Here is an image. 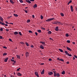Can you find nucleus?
I'll list each match as a JSON object with an SVG mask.
<instances>
[{"instance_id":"obj_24","label":"nucleus","mask_w":77,"mask_h":77,"mask_svg":"<svg viewBox=\"0 0 77 77\" xmlns=\"http://www.w3.org/2000/svg\"><path fill=\"white\" fill-rule=\"evenodd\" d=\"M40 18H41V20H42V19H43L44 17H43V16H42V15H41L40 16Z\"/></svg>"},{"instance_id":"obj_36","label":"nucleus","mask_w":77,"mask_h":77,"mask_svg":"<svg viewBox=\"0 0 77 77\" xmlns=\"http://www.w3.org/2000/svg\"><path fill=\"white\" fill-rule=\"evenodd\" d=\"M20 3H23V1L22 0H19Z\"/></svg>"},{"instance_id":"obj_41","label":"nucleus","mask_w":77,"mask_h":77,"mask_svg":"<svg viewBox=\"0 0 77 77\" xmlns=\"http://www.w3.org/2000/svg\"><path fill=\"white\" fill-rule=\"evenodd\" d=\"M3 55L4 56H5V55H7V54H6V53H4L3 54Z\"/></svg>"},{"instance_id":"obj_44","label":"nucleus","mask_w":77,"mask_h":77,"mask_svg":"<svg viewBox=\"0 0 77 77\" xmlns=\"http://www.w3.org/2000/svg\"><path fill=\"white\" fill-rule=\"evenodd\" d=\"M20 44H24V43L23 42H20Z\"/></svg>"},{"instance_id":"obj_42","label":"nucleus","mask_w":77,"mask_h":77,"mask_svg":"<svg viewBox=\"0 0 77 77\" xmlns=\"http://www.w3.org/2000/svg\"><path fill=\"white\" fill-rule=\"evenodd\" d=\"M67 42L68 43H70V40H67Z\"/></svg>"},{"instance_id":"obj_40","label":"nucleus","mask_w":77,"mask_h":77,"mask_svg":"<svg viewBox=\"0 0 77 77\" xmlns=\"http://www.w3.org/2000/svg\"><path fill=\"white\" fill-rule=\"evenodd\" d=\"M19 34L20 35V36L22 35V34H21V32H19Z\"/></svg>"},{"instance_id":"obj_52","label":"nucleus","mask_w":77,"mask_h":77,"mask_svg":"<svg viewBox=\"0 0 77 77\" xmlns=\"http://www.w3.org/2000/svg\"><path fill=\"white\" fill-rule=\"evenodd\" d=\"M66 63H67V64H69V62L68 61H67L66 62Z\"/></svg>"},{"instance_id":"obj_51","label":"nucleus","mask_w":77,"mask_h":77,"mask_svg":"<svg viewBox=\"0 0 77 77\" xmlns=\"http://www.w3.org/2000/svg\"><path fill=\"white\" fill-rule=\"evenodd\" d=\"M32 17L33 18H35V15H32Z\"/></svg>"},{"instance_id":"obj_64","label":"nucleus","mask_w":77,"mask_h":77,"mask_svg":"<svg viewBox=\"0 0 77 77\" xmlns=\"http://www.w3.org/2000/svg\"><path fill=\"white\" fill-rule=\"evenodd\" d=\"M25 12L26 13H27V11H25Z\"/></svg>"},{"instance_id":"obj_57","label":"nucleus","mask_w":77,"mask_h":77,"mask_svg":"<svg viewBox=\"0 0 77 77\" xmlns=\"http://www.w3.org/2000/svg\"><path fill=\"white\" fill-rule=\"evenodd\" d=\"M9 41H12V39H11V38H9Z\"/></svg>"},{"instance_id":"obj_1","label":"nucleus","mask_w":77,"mask_h":77,"mask_svg":"<svg viewBox=\"0 0 77 77\" xmlns=\"http://www.w3.org/2000/svg\"><path fill=\"white\" fill-rule=\"evenodd\" d=\"M35 75H36V76H37V77H39V75H38V72H35Z\"/></svg>"},{"instance_id":"obj_16","label":"nucleus","mask_w":77,"mask_h":77,"mask_svg":"<svg viewBox=\"0 0 77 77\" xmlns=\"http://www.w3.org/2000/svg\"><path fill=\"white\" fill-rule=\"evenodd\" d=\"M26 2H27V3H31V2H30V1H29V0H26Z\"/></svg>"},{"instance_id":"obj_58","label":"nucleus","mask_w":77,"mask_h":77,"mask_svg":"<svg viewBox=\"0 0 77 77\" xmlns=\"http://www.w3.org/2000/svg\"><path fill=\"white\" fill-rule=\"evenodd\" d=\"M53 71V72H54V73H55V72H56L55 71Z\"/></svg>"},{"instance_id":"obj_14","label":"nucleus","mask_w":77,"mask_h":77,"mask_svg":"<svg viewBox=\"0 0 77 77\" xmlns=\"http://www.w3.org/2000/svg\"><path fill=\"white\" fill-rule=\"evenodd\" d=\"M8 58L7 57L6 59H5L4 60V62H6L7 61H8Z\"/></svg>"},{"instance_id":"obj_10","label":"nucleus","mask_w":77,"mask_h":77,"mask_svg":"<svg viewBox=\"0 0 77 77\" xmlns=\"http://www.w3.org/2000/svg\"><path fill=\"white\" fill-rule=\"evenodd\" d=\"M33 7L35 9L36 8H37V5L36 4H35Z\"/></svg>"},{"instance_id":"obj_5","label":"nucleus","mask_w":77,"mask_h":77,"mask_svg":"<svg viewBox=\"0 0 77 77\" xmlns=\"http://www.w3.org/2000/svg\"><path fill=\"white\" fill-rule=\"evenodd\" d=\"M70 8L71 9V11L72 12H73V11H74V10H73V7H72V6H70Z\"/></svg>"},{"instance_id":"obj_59","label":"nucleus","mask_w":77,"mask_h":77,"mask_svg":"<svg viewBox=\"0 0 77 77\" xmlns=\"http://www.w3.org/2000/svg\"><path fill=\"white\" fill-rule=\"evenodd\" d=\"M9 24H12V25H13V23H9Z\"/></svg>"},{"instance_id":"obj_15","label":"nucleus","mask_w":77,"mask_h":77,"mask_svg":"<svg viewBox=\"0 0 77 77\" xmlns=\"http://www.w3.org/2000/svg\"><path fill=\"white\" fill-rule=\"evenodd\" d=\"M0 20H1V21H2V22L3 21V18H2V17L0 16Z\"/></svg>"},{"instance_id":"obj_21","label":"nucleus","mask_w":77,"mask_h":77,"mask_svg":"<svg viewBox=\"0 0 77 77\" xmlns=\"http://www.w3.org/2000/svg\"><path fill=\"white\" fill-rule=\"evenodd\" d=\"M14 16L16 17H18V16L17 14H14Z\"/></svg>"},{"instance_id":"obj_48","label":"nucleus","mask_w":77,"mask_h":77,"mask_svg":"<svg viewBox=\"0 0 77 77\" xmlns=\"http://www.w3.org/2000/svg\"><path fill=\"white\" fill-rule=\"evenodd\" d=\"M35 34L37 36L38 35V33L37 32H35Z\"/></svg>"},{"instance_id":"obj_23","label":"nucleus","mask_w":77,"mask_h":77,"mask_svg":"<svg viewBox=\"0 0 77 77\" xmlns=\"http://www.w3.org/2000/svg\"><path fill=\"white\" fill-rule=\"evenodd\" d=\"M57 77H59V76H60V74H59V73H58L57 74Z\"/></svg>"},{"instance_id":"obj_55","label":"nucleus","mask_w":77,"mask_h":77,"mask_svg":"<svg viewBox=\"0 0 77 77\" xmlns=\"http://www.w3.org/2000/svg\"><path fill=\"white\" fill-rule=\"evenodd\" d=\"M69 2V3H71L72 2V0H70Z\"/></svg>"},{"instance_id":"obj_47","label":"nucleus","mask_w":77,"mask_h":77,"mask_svg":"<svg viewBox=\"0 0 77 77\" xmlns=\"http://www.w3.org/2000/svg\"><path fill=\"white\" fill-rule=\"evenodd\" d=\"M0 31H3V28H0Z\"/></svg>"},{"instance_id":"obj_8","label":"nucleus","mask_w":77,"mask_h":77,"mask_svg":"<svg viewBox=\"0 0 77 77\" xmlns=\"http://www.w3.org/2000/svg\"><path fill=\"white\" fill-rule=\"evenodd\" d=\"M40 48L42 49H44V46L42 45H41L40 46Z\"/></svg>"},{"instance_id":"obj_9","label":"nucleus","mask_w":77,"mask_h":77,"mask_svg":"<svg viewBox=\"0 0 77 77\" xmlns=\"http://www.w3.org/2000/svg\"><path fill=\"white\" fill-rule=\"evenodd\" d=\"M44 74V69H43L41 72V74L42 75Z\"/></svg>"},{"instance_id":"obj_7","label":"nucleus","mask_w":77,"mask_h":77,"mask_svg":"<svg viewBox=\"0 0 77 77\" xmlns=\"http://www.w3.org/2000/svg\"><path fill=\"white\" fill-rule=\"evenodd\" d=\"M56 31H58L59 30V27L57 26L55 29Z\"/></svg>"},{"instance_id":"obj_22","label":"nucleus","mask_w":77,"mask_h":77,"mask_svg":"<svg viewBox=\"0 0 77 77\" xmlns=\"http://www.w3.org/2000/svg\"><path fill=\"white\" fill-rule=\"evenodd\" d=\"M48 34H51V31H49L48 32Z\"/></svg>"},{"instance_id":"obj_13","label":"nucleus","mask_w":77,"mask_h":77,"mask_svg":"<svg viewBox=\"0 0 77 77\" xmlns=\"http://www.w3.org/2000/svg\"><path fill=\"white\" fill-rule=\"evenodd\" d=\"M17 75H18L19 76H21V75H22L20 73V72H18L17 73Z\"/></svg>"},{"instance_id":"obj_12","label":"nucleus","mask_w":77,"mask_h":77,"mask_svg":"<svg viewBox=\"0 0 77 77\" xmlns=\"http://www.w3.org/2000/svg\"><path fill=\"white\" fill-rule=\"evenodd\" d=\"M10 2L11 3H12V4H14L15 3L13 1H12V0H10Z\"/></svg>"},{"instance_id":"obj_31","label":"nucleus","mask_w":77,"mask_h":77,"mask_svg":"<svg viewBox=\"0 0 77 77\" xmlns=\"http://www.w3.org/2000/svg\"><path fill=\"white\" fill-rule=\"evenodd\" d=\"M54 77H56V76H57V74H56V73H54Z\"/></svg>"},{"instance_id":"obj_38","label":"nucleus","mask_w":77,"mask_h":77,"mask_svg":"<svg viewBox=\"0 0 77 77\" xmlns=\"http://www.w3.org/2000/svg\"><path fill=\"white\" fill-rule=\"evenodd\" d=\"M11 61L12 62H14V63H15V61L14 60L11 59Z\"/></svg>"},{"instance_id":"obj_34","label":"nucleus","mask_w":77,"mask_h":77,"mask_svg":"<svg viewBox=\"0 0 77 77\" xmlns=\"http://www.w3.org/2000/svg\"><path fill=\"white\" fill-rule=\"evenodd\" d=\"M66 37H68L69 35L68 34H67L66 35Z\"/></svg>"},{"instance_id":"obj_61","label":"nucleus","mask_w":77,"mask_h":77,"mask_svg":"<svg viewBox=\"0 0 77 77\" xmlns=\"http://www.w3.org/2000/svg\"><path fill=\"white\" fill-rule=\"evenodd\" d=\"M42 29L43 30H45V28H42Z\"/></svg>"},{"instance_id":"obj_62","label":"nucleus","mask_w":77,"mask_h":77,"mask_svg":"<svg viewBox=\"0 0 77 77\" xmlns=\"http://www.w3.org/2000/svg\"><path fill=\"white\" fill-rule=\"evenodd\" d=\"M60 59H59V58H57V60H60Z\"/></svg>"},{"instance_id":"obj_11","label":"nucleus","mask_w":77,"mask_h":77,"mask_svg":"<svg viewBox=\"0 0 77 77\" xmlns=\"http://www.w3.org/2000/svg\"><path fill=\"white\" fill-rule=\"evenodd\" d=\"M50 21V18L46 20V21L47 22H49V21Z\"/></svg>"},{"instance_id":"obj_33","label":"nucleus","mask_w":77,"mask_h":77,"mask_svg":"<svg viewBox=\"0 0 77 77\" xmlns=\"http://www.w3.org/2000/svg\"><path fill=\"white\" fill-rule=\"evenodd\" d=\"M25 44H26V45H27L28 47L29 46V44H28V43H27V42H26Z\"/></svg>"},{"instance_id":"obj_56","label":"nucleus","mask_w":77,"mask_h":77,"mask_svg":"<svg viewBox=\"0 0 77 77\" xmlns=\"http://www.w3.org/2000/svg\"><path fill=\"white\" fill-rule=\"evenodd\" d=\"M17 71H20V69H18L17 70Z\"/></svg>"},{"instance_id":"obj_6","label":"nucleus","mask_w":77,"mask_h":77,"mask_svg":"<svg viewBox=\"0 0 77 77\" xmlns=\"http://www.w3.org/2000/svg\"><path fill=\"white\" fill-rule=\"evenodd\" d=\"M67 48V50H69V51H72L71 49V48H70L67 47H66Z\"/></svg>"},{"instance_id":"obj_18","label":"nucleus","mask_w":77,"mask_h":77,"mask_svg":"<svg viewBox=\"0 0 77 77\" xmlns=\"http://www.w3.org/2000/svg\"><path fill=\"white\" fill-rule=\"evenodd\" d=\"M59 50L60 51V52H61L62 53L63 52V51L62 49H59Z\"/></svg>"},{"instance_id":"obj_49","label":"nucleus","mask_w":77,"mask_h":77,"mask_svg":"<svg viewBox=\"0 0 77 77\" xmlns=\"http://www.w3.org/2000/svg\"><path fill=\"white\" fill-rule=\"evenodd\" d=\"M31 48H33V47H34L33 46V45H31Z\"/></svg>"},{"instance_id":"obj_53","label":"nucleus","mask_w":77,"mask_h":77,"mask_svg":"<svg viewBox=\"0 0 77 77\" xmlns=\"http://www.w3.org/2000/svg\"><path fill=\"white\" fill-rule=\"evenodd\" d=\"M30 2H34L35 1V0H29Z\"/></svg>"},{"instance_id":"obj_46","label":"nucleus","mask_w":77,"mask_h":77,"mask_svg":"<svg viewBox=\"0 0 77 77\" xmlns=\"http://www.w3.org/2000/svg\"><path fill=\"white\" fill-rule=\"evenodd\" d=\"M29 33H32V31H31V30H29Z\"/></svg>"},{"instance_id":"obj_29","label":"nucleus","mask_w":77,"mask_h":77,"mask_svg":"<svg viewBox=\"0 0 77 77\" xmlns=\"http://www.w3.org/2000/svg\"><path fill=\"white\" fill-rule=\"evenodd\" d=\"M30 20H28L27 21V23H30Z\"/></svg>"},{"instance_id":"obj_20","label":"nucleus","mask_w":77,"mask_h":77,"mask_svg":"<svg viewBox=\"0 0 77 77\" xmlns=\"http://www.w3.org/2000/svg\"><path fill=\"white\" fill-rule=\"evenodd\" d=\"M60 14L62 17H63V16H64V14H63V13H60Z\"/></svg>"},{"instance_id":"obj_4","label":"nucleus","mask_w":77,"mask_h":77,"mask_svg":"<svg viewBox=\"0 0 77 77\" xmlns=\"http://www.w3.org/2000/svg\"><path fill=\"white\" fill-rule=\"evenodd\" d=\"M48 74H49V75H52V74H53V73L52 72H50L48 73Z\"/></svg>"},{"instance_id":"obj_32","label":"nucleus","mask_w":77,"mask_h":77,"mask_svg":"<svg viewBox=\"0 0 77 77\" xmlns=\"http://www.w3.org/2000/svg\"><path fill=\"white\" fill-rule=\"evenodd\" d=\"M38 32L39 33H41V30L40 29H39L38 30Z\"/></svg>"},{"instance_id":"obj_19","label":"nucleus","mask_w":77,"mask_h":77,"mask_svg":"<svg viewBox=\"0 0 77 77\" xmlns=\"http://www.w3.org/2000/svg\"><path fill=\"white\" fill-rule=\"evenodd\" d=\"M14 35H18V32L16 31L14 32Z\"/></svg>"},{"instance_id":"obj_3","label":"nucleus","mask_w":77,"mask_h":77,"mask_svg":"<svg viewBox=\"0 0 77 77\" xmlns=\"http://www.w3.org/2000/svg\"><path fill=\"white\" fill-rule=\"evenodd\" d=\"M29 53H28V52H26V57H27L28 56H29Z\"/></svg>"},{"instance_id":"obj_60","label":"nucleus","mask_w":77,"mask_h":77,"mask_svg":"<svg viewBox=\"0 0 77 77\" xmlns=\"http://www.w3.org/2000/svg\"><path fill=\"white\" fill-rule=\"evenodd\" d=\"M74 57H75V58H77V56L76 55H75Z\"/></svg>"},{"instance_id":"obj_28","label":"nucleus","mask_w":77,"mask_h":77,"mask_svg":"<svg viewBox=\"0 0 77 77\" xmlns=\"http://www.w3.org/2000/svg\"><path fill=\"white\" fill-rule=\"evenodd\" d=\"M0 24L2 25H4V23H2V22L0 21Z\"/></svg>"},{"instance_id":"obj_35","label":"nucleus","mask_w":77,"mask_h":77,"mask_svg":"<svg viewBox=\"0 0 77 77\" xmlns=\"http://www.w3.org/2000/svg\"><path fill=\"white\" fill-rule=\"evenodd\" d=\"M60 61H62L63 62L64 61V60H63L62 59H60Z\"/></svg>"},{"instance_id":"obj_26","label":"nucleus","mask_w":77,"mask_h":77,"mask_svg":"<svg viewBox=\"0 0 77 77\" xmlns=\"http://www.w3.org/2000/svg\"><path fill=\"white\" fill-rule=\"evenodd\" d=\"M65 74V72L64 71H63L62 72V74Z\"/></svg>"},{"instance_id":"obj_37","label":"nucleus","mask_w":77,"mask_h":77,"mask_svg":"<svg viewBox=\"0 0 77 77\" xmlns=\"http://www.w3.org/2000/svg\"><path fill=\"white\" fill-rule=\"evenodd\" d=\"M3 48H5V49H7V47L6 46H3Z\"/></svg>"},{"instance_id":"obj_39","label":"nucleus","mask_w":77,"mask_h":77,"mask_svg":"<svg viewBox=\"0 0 77 77\" xmlns=\"http://www.w3.org/2000/svg\"><path fill=\"white\" fill-rule=\"evenodd\" d=\"M5 30L7 32H9V29H6Z\"/></svg>"},{"instance_id":"obj_25","label":"nucleus","mask_w":77,"mask_h":77,"mask_svg":"<svg viewBox=\"0 0 77 77\" xmlns=\"http://www.w3.org/2000/svg\"><path fill=\"white\" fill-rule=\"evenodd\" d=\"M50 19V21H52V20H54V18H51Z\"/></svg>"},{"instance_id":"obj_43","label":"nucleus","mask_w":77,"mask_h":77,"mask_svg":"<svg viewBox=\"0 0 77 77\" xmlns=\"http://www.w3.org/2000/svg\"><path fill=\"white\" fill-rule=\"evenodd\" d=\"M52 60L51 58H49L48 60L49 61H51Z\"/></svg>"},{"instance_id":"obj_2","label":"nucleus","mask_w":77,"mask_h":77,"mask_svg":"<svg viewBox=\"0 0 77 77\" xmlns=\"http://www.w3.org/2000/svg\"><path fill=\"white\" fill-rule=\"evenodd\" d=\"M40 43H42V45L44 46H45V42H40Z\"/></svg>"},{"instance_id":"obj_50","label":"nucleus","mask_w":77,"mask_h":77,"mask_svg":"<svg viewBox=\"0 0 77 77\" xmlns=\"http://www.w3.org/2000/svg\"><path fill=\"white\" fill-rule=\"evenodd\" d=\"M5 23L6 24H9V23H8V22L7 21H5Z\"/></svg>"},{"instance_id":"obj_17","label":"nucleus","mask_w":77,"mask_h":77,"mask_svg":"<svg viewBox=\"0 0 77 77\" xmlns=\"http://www.w3.org/2000/svg\"><path fill=\"white\" fill-rule=\"evenodd\" d=\"M17 57V58H18V59H20V55H16Z\"/></svg>"},{"instance_id":"obj_63","label":"nucleus","mask_w":77,"mask_h":77,"mask_svg":"<svg viewBox=\"0 0 77 77\" xmlns=\"http://www.w3.org/2000/svg\"><path fill=\"white\" fill-rule=\"evenodd\" d=\"M72 44H75V42H72Z\"/></svg>"},{"instance_id":"obj_45","label":"nucleus","mask_w":77,"mask_h":77,"mask_svg":"<svg viewBox=\"0 0 77 77\" xmlns=\"http://www.w3.org/2000/svg\"><path fill=\"white\" fill-rule=\"evenodd\" d=\"M5 25V26H8V25L7 24H6L5 23H4V25Z\"/></svg>"},{"instance_id":"obj_27","label":"nucleus","mask_w":77,"mask_h":77,"mask_svg":"<svg viewBox=\"0 0 77 77\" xmlns=\"http://www.w3.org/2000/svg\"><path fill=\"white\" fill-rule=\"evenodd\" d=\"M67 55H68L69 56H70V57H71V56H72V55H71V54H69V53Z\"/></svg>"},{"instance_id":"obj_54","label":"nucleus","mask_w":77,"mask_h":77,"mask_svg":"<svg viewBox=\"0 0 77 77\" xmlns=\"http://www.w3.org/2000/svg\"><path fill=\"white\" fill-rule=\"evenodd\" d=\"M0 39H3V37L2 36H0Z\"/></svg>"},{"instance_id":"obj_30","label":"nucleus","mask_w":77,"mask_h":77,"mask_svg":"<svg viewBox=\"0 0 77 77\" xmlns=\"http://www.w3.org/2000/svg\"><path fill=\"white\" fill-rule=\"evenodd\" d=\"M65 53H66V54H68V51H65Z\"/></svg>"}]
</instances>
